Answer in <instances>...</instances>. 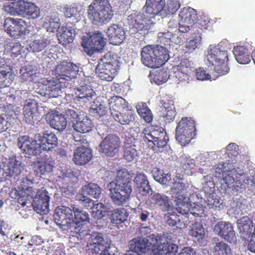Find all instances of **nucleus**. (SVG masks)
I'll return each mask as SVG.
<instances>
[{
  "instance_id": "nucleus-29",
  "label": "nucleus",
  "mask_w": 255,
  "mask_h": 255,
  "mask_svg": "<svg viewBox=\"0 0 255 255\" xmlns=\"http://www.w3.org/2000/svg\"><path fill=\"white\" fill-rule=\"evenodd\" d=\"M76 97L78 101L86 103L92 100L96 95L95 92L90 85L84 84L75 89Z\"/></svg>"
},
{
  "instance_id": "nucleus-41",
  "label": "nucleus",
  "mask_w": 255,
  "mask_h": 255,
  "mask_svg": "<svg viewBox=\"0 0 255 255\" xmlns=\"http://www.w3.org/2000/svg\"><path fill=\"white\" fill-rule=\"evenodd\" d=\"M128 216V213L126 209L116 208L111 211V222L113 224H120L127 220Z\"/></svg>"
},
{
  "instance_id": "nucleus-60",
  "label": "nucleus",
  "mask_w": 255,
  "mask_h": 255,
  "mask_svg": "<svg viewBox=\"0 0 255 255\" xmlns=\"http://www.w3.org/2000/svg\"><path fill=\"white\" fill-rule=\"evenodd\" d=\"M201 41V37L196 36L187 41L185 46L186 52L190 53L193 52L200 44Z\"/></svg>"
},
{
  "instance_id": "nucleus-18",
  "label": "nucleus",
  "mask_w": 255,
  "mask_h": 255,
  "mask_svg": "<svg viewBox=\"0 0 255 255\" xmlns=\"http://www.w3.org/2000/svg\"><path fill=\"white\" fill-rule=\"evenodd\" d=\"M49 200L50 197L48 191L44 188L39 189L32 202L34 210L37 213L46 214L48 211Z\"/></svg>"
},
{
  "instance_id": "nucleus-45",
  "label": "nucleus",
  "mask_w": 255,
  "mask_h": 255,
  "mask_svg": "<svg viewBox=\"0 0 255 255\" xmlns=\"http://www.w3.org/2000/svg\"><path fill=\"white\" fill-rule=\"evenodd\" d=\"M238 227L240 232L246 235L252 233L253 221L248 217L244 216L238 220Z\"/></svg>"
},
{
  "instance_id": "nucleus-24",
  "label": "nucleus",
  "mask_w": 255,
  "mask_h": 255,
  "mask_svg": "<svg viewBox=\"0 0 255 255\" xmlns=\"http://www.w3.org/2000/svg\"><path fill=\"white\" fill-rule=\"evenodd\" d=\"M164 0H146L143 7L146 16L150 18L156 15L163 16Z\"/></svg>"
},
{
  "instance_id": "nucleus-59",
  "label": "nucleus",
  "mask_w": 255,
  "mask_h": 255,
  "mask_svg": "<svg viewBox=\"0 0 255 255\" xmlns=\"http://www.w3.org/2000/svg\"><path fill=\"white\" fill-rule=\"evenodd\" d=\"M7 48L9 49L11 56L15 57L20 55L22 50V47L19 42H10L7 45Z\"/></svg>"
},
{
  "instance_id": "nucleus-15",
  "label": "nucleus",
  "mask_w": 255,
  "mask_h": 255,
  "mask_svg": "<svg viewBox=\"0 0 255 255\" xmlns=\"http://www.w3.org/2000/svg\"><path fill=\"white\" fill-rule=\"evenodd\" d=\"M32 182L30 180L25 178L20 183L19 186L17 187V189L12 190L11 194H14V196L12 198H17L18 203L24 207L26 205L27 200L29 198H32L35 194L34 189L29 186Z\"/></svg>"
},
{
  "instance_id": "nucleus-19",
  "label": "nucleus",
  "mask_w": 255,
  "mask_h": 255,
  "mask_svg": "<svg viewBox=\"0 0 255 255\" xmlns=\"http://www.w3.org/2000/svg\"><path fill=\"white\" fill-rule=\"evenodd\" d=\"M172 69L175 74V77L180 81L188 83L193 72L191 62L187 59H182L178 65L174 66Z\"/></svg>"
},
{
  "instance_id": "nucleus-23",
  "label": "nucleus",
  "mask_w": 255,
  "mask_h": 255,
  "mask_svg": "<svg viewBox=\"0 0 255 255\" xmlns=\"http://www.w3.org/2000/svg\"><path fill=\"white\" fill-rule=\"evenodd\" d=\"M107 34L110 43L118 45L126 39V32L124 28L119 24H113L108 29Z\"/></svg>"
},
{
  "instance_id": "nucleus-44",
  "label": "nucleus",
  "mask_w": 255,
  "mask_h": 255,
  "mask_svg": "<svg viewBox=\"0 0 255 255\" xmlns=\"http://www.w3.org/2000/svg\"><path fill=\"white\" fill-rule=\"evenodd\" d=\"M82 190L88 195L95 199H99L102 193L101 187L97 184L93 182H90L83 186Z\"/></svg>"
},
{
  "instance_id": "nucleus-13",
  "label": "nucleus",
  "mask_w": 255,
  "mask_h": 255,
  "mask_svg": "<svg viewBox=\"0 0 255 255\" xmlns=\"http://www.w3.org/2000/svg\"><path fill=\"white\" fill-rule=\"evenodd\" d=\"M53 218L56 224L64 230L70 229L74 224L73 209L65 206H58L55 208Z\"/></svg>"
},
{
  "instance_id": "nucleus-16",
  "label": "nucleus",
  "mask_w": 255,
  "mask_h": 255,
  "mask_svg": "<svg viewBox=\"0 0 255 255\" xmlns=\"http://www.w3.org/2000/svg\"><path fill=\"white\" fill-rule=\"evenodd\" d=\"M79 67L71 62L63 61L57 64L55 71L57 77L63 81H68L76 77L78 72Z\"/></svg>"
},
{
  "instance_id": "nucleus-34",
  "label": "nucleus",
  "mask_w": 255,
  "mask_h": 255,
  "mask_svg": "<svg viewBox=\"0 0 255 255\" xmlns=\"http://www.w3.org/2000/svg\"><path fill=\"white\" fill-rule=\"evenodd\" d=\"M57 35L59 43L63 45L72 43L75 35L74 30L67 26H63L58 29Z\"/></svg>"
},
{
  "instance_id": "nucleus-22",
  "label": "nucleus",
  "mask_w": 255,
  "mask_h": 255,
  "mask_svg": "<svg viewBox=\"0 0 255 255\" xmlns=\"http://www.w3.org/2000/svg\"><path fill=\"white\" fill-rule=\"evenodd\" d=\"M68 82L63 81L59 77L53 80H48L45 85V95L50 98L57 97L62 89L67 87Z\"/></svg>"
},
{
  "instance_id": "nucleus-56",
  "label": "nucleus",
  "mask_w": 255,
  "mask_h": 255,
  "mask_svg": "<svg viewBox=\"0 0 255 255\" xmlns=\"http://www.w3.org/2000/svg\"><path fill=\"white\" fill-rule=\"evenodd\" d=\"M100 150L105 155L114 156L119 151V144H100Z\"/></svg>"
},
{
  "instance_id": "nucleus-39",
  "label": "nucleus",
  "mask_w": 255,
  "mask_h": 255,
  "mask_svg": "<svg viewBox=\"0 0 255 255\" xmlns=\"http://www.w3.org/2000/svg\"><path fill=\"white\" fill-rule=\"evenodd\" d=\"M50 43V40L44 36L31 41L27 47L29 52H39L42 51L47 45Z\"/></svg>"
},
{
  "instance_id": "nucleus-5",
  "label": "nucleus",
  "mask_w": 255,
  "mask_h": 255,
  "mask_svg": "<svg viewBox=\"0 0 255 255\" xmlns=\"http://www.w3.org/2000/svg\"><path fill=\"white\" fill-rule=\"evenodd\" d=\"M208 60L212 63L213 70L218 74L217 77L227 74L229 68L226 62L228 60V54L227 50H223L215 46L210 48L207 55Z\"/></svg>"
},
{
  "instance_id": "nucleus-20",
  "label": "nucleus",
  "mask_w": 255,
  "mask_h": 255,
  "mask_svg": "<svg viewBox=\"0 0 255 255\" xmlns=\"http://www.w3.org/2000/svg\"><path fill=\"white\" fill-rule=\"evenodd\" d=\"M214 232L229 242L235 238V232L232 224L225 221L218 222L214 227Z\"/></svg>"
},
{
  "instance_id": "nucleus-3",
  "label": "nucleus",
  "mask_w": 255,
  "mask_h": 255,
  "mask_svg": "<svg viewBox=\"0 0 255 255\" xmlns=\"http://www.w3.org/2000/svg\"><path fill=\"white\" fill-rule=\"evenodd\" d=\"M114 15L112 6L108 0H94L88 6V16L95 25L109 23Z\"/></svg>"
},
{
  "instance_id": "nucleus-33",
  "label": "nucleus",
  "mask_w": 255,
  "mask_h": 255,
  "mask_svg": "<svg viewBox=\"0 0 255 255\" xmlns=\"http://www.w3.org/2000/svg\"><path fill=\"white\" fill-rule=\"evenodd\" d=\"M14 75L7 65L0 64V88L9 87L14 79Z\"/></svg>"
},
{
  "instance_id": "nucleus-7",
  "label": "nucleus",
  "mask_w": 255,
  "mask_h": 255,
  "mask_svg": "<svg viewBox=\"0 0 255 255\" xmlns=\"http://www.w3.org/2000/svg\"><path fill=\"white\" fill-rule=\"evenodd\" d=\"M120 68V62L117 58L111 57L106 61H101L96 68V72L102 80L112 81Z\"/></svg>"
},
{
  "instance_id": "nucleus-21",
  "label": "nucleus",
  "mask_w": 255,
  "mask_h": 255,
  "mask_svg": "<svg viewBox=\"0 0 255 255\" xmlns=\"http://www.w3.org/2000/svg\"><path fill=\"white\" fill-rule=\"evenodd\" d=\"M45 119L50 126L56 130L62 131L66 128L67 121L65 116L57 111L48 112Z\"/></svg>"
},
{
  "instance_id": "nucleus-28",
  "label": "nucleus",
  "mask_w": 255,
  "mask_h": 255,
  "mask_svg": "<svg viewBox=\"0 0 255 255\" xmlns=\"http://www.w3.org/2000/svg\"><path fill=\"white\" fill-rule=\"evenodd\" d=\"M112 117L118 123L122 125H128L134 120V112L129 106Z\"/></svg>"
},
{
  "instance_id": "nucleus-49",
  "label": "nucleus",
  "mask_w": 255,
  "mask_h": 255,
  "mask_svg": "<svg viewBox=\"0 0 255 255\" xmlns=\"http://www.w3.org/2000/svg\"><path fill=\"white\" fill-rule=\"evenodd\" d=\"M181 4L178 0H169L163 5V16L173 14L180 8Z\"/></svg>"
},
{
  "instance_id": "nucleus-8",
  "label": "nucleus",
  "mask_w": 255,
  "mask_h": 255,
  "mask_svg": "<svg viewBox=\"0 0 255 255\" xmlns=\"http://www.w3.org/2000/svg\"><path fill=\"white\" fill-rule=\"evenodd\" d=\"M108 187L110 197L115 205L122 206L129 200L132 190L131 186L115 184L111 181Z\"/></svg>"
},
{
  "instance_id": "nucleus-38",
  "label": "nucleus",
  "mask_w": 255,
  "mask_h": 255,
  "mask_svg": "<svg viewBox=\"0 0 255 255\" xmlns=\"http://www.w3.org/2000/svg\"><path fill=\"white\" fill-rule=\"evenodd\" d=\"M162 128L159 126H150L144 128L143 133L144 134L143 140L145 142H152L154 143L156 142L157 137L160 135Z\"/></svg>"
},
{
  "instance_id": "nucleus-12",
  "label": "nucleus",
  "mask_w": 255,
  "mask_h": 255,
  "mask_svg": "<svg viewBox=\"0 0 255 255\" xmlns=\"http://www.w3.org/2000/svg\"><path fill=\"white\" fill-rule=\"evenodd\" d=\"M128 23L132 33L138 31H148L153 24L151 18L146 16L143 12H136L129 15L128 17Z\"/></svg>"
},
{
  "instance_id": "nucleus-48",
  "label": "nucleus",
  "mask_w": 255,
  "mask_h": 255,
  "mask_svg": "<svg viewBox=\"0 0 255 255\" xmlns=\"http://www.w3.org/2000/svg\"><path fill=\"white\" fill-rule=\"evenodd\" d=\"M73 213L74 214V222L76 225H84L89 222V215L87 212L76 207H73Z\"/></svg>"
},
{
  "instance_id": "nucleus-1",
  "label": "nucleus",
  "mask_w": 255,
  "mask_h": 255,
  "mask_svg": "<svg viewBox=\"0 0 255 255\" xmlns=\"http://www.w3.org/2000/svg\"><path fill=\"white\" fill-rule=\"evenodd\" d=\"M214 175L218 178L222 177L221 188L224 191L233 187V190L239 191L242 188L244 179V171L239 167L235 168L233 164L228 161L218 164L215 168Z\"/></svg>"
},
{
  "instance_id": "nucleus-46",
  "label": "nucleus",
  "mask_w": 255,
  "mask_h": 255,
  "mask_svg": "<svg viewBox=\"0 0 255 255\" xmlns=\"http://www.w3.org/2000/svg\"><path fill=\"white\" fill-rule=\"evenodd\" d=\"M205 201L209 209L215 210H220L223 203V200L220 197L211 193L206 194Z\"/></svg>"
},
{
  "instance_id": "nucleus-50",
  "label": "nucleus",
  "mask_w": 255,
  "mask_h": 255,
  "mask_svg": "<svg viewBox=\"0 0 255 255\" xmlns=\"http://www.w3.org/2000/svg\"><path fill=\"white\" fill-rule=\"evenodd\" d=\"M58 138L52 132L45 133L43 134L37 133L35 135V142L39 143H57Z\"/></svg>"
},
{
  "instance_id": "nucleus-61",
  "label": "nucleus",
  "mask_w": 255,
  "mask_h": 255,
  "mask_svg": "<svg viewBox=\"0 0 255 255\" xmlns=\"http://www.w3.org/2000/svg\"><path fill=\"white\" fill-rule=\"evenodd\" d=\"M129 146H125L124 149L123 156L128 161H132L136 155V150L132 147V144H128Z\"/></svg>"
},
{
  "instance_id": "nucleus-27",
  "label": "nucleus",
  "mask_w": 255,
  "mask_h": 255,
  "mask_svg": "<svg viewBox=\"0 0 255 255\" xmlns=\"http://www.w3.org/2000/svg\"><path fill=\"white\" fill-rule=\"evenodd\" d=\"M108 104L112 116L129 106L125 99L118 96L111 97L108 100Z\"/></svg>"
},
{
  "instance_id": "nucleus-62",
  "label": "nucleus",
  "mask_w": 255,
  "mask_h": 255,
  "mask_svg": "<svg viewBox=\"0 0 255 255\" xmlns=\"http://www.w3.org/2000/svg\"><path fill=\"white\" fill-rule=\"evenodd\" d=\"M164 218L167 224L171 226H175L180 221L179 216L176 214L175 211H172L165 214Z\"/></svg>"
},
{
  "instance_id": "nucleus-40",
  "label": "nucleus",
  "mask_w": 255,
  "mask_h": 255,
  "mask_svg": "<svg viewBox=\"0 0 255 255\" xmlns=\"http://www.w3.org/2000/svg\"><path fill=\"white\" fill-rule=\"evenodd\" d=\"M93 126L91 120L86 116L82 120L79 119L78 121L73 124V127L76 131L79 132L87 133L92 130Z\"/></svg>"
},
{
  "instance_id": "nucleus-52",
  "label": "nucleus",
  "mask_w": 255,
  "mask_h": 255,
  "mask_svg": "<svg viewBox=\"0 0 255 255\" xmlns=\"http://www.w3.org/2000/svg\"><path fill=\"white\" fill-rule=\"evenodd\" d=\"M20 77L24 81H33L36 77V70L31 65L21 68L20 70Z\"/></svg>"
},
{
  "instance_id": "nucleus-32",
  "label": "nucleus",
  "mask_w": 255,
  "mask_h": 255,
  "mask_svg": "<svg viewBox=\"0 0 255 255\" xmlns=\"http://www.w3.org/2000/svg\"><path fill=\"white\" fill-rule=\"evenodd\" d=\"M9 111H7V109L4 108V112L0 115V142H4L6 136L3 132L7 128L8 124V119H10L14 114L15 112L13 110H10V108H13L12 106L9 104L7 106Z\"/></svg>"
},
{
  "instance_id": "nucleus-25",
  "label": "nucleus",
  "mask_w": 255,
  "mask_h": 255,
  "mask_svg": "<svg viewBox=\"0 0 255 255\" xmlns=\"http://www.w3.org/2000/svg\"><path fill=\"white\" fill-rule=\"evenodd\" d=\"M92 150L85 146L78 147L74 151L73 161L77 165H84L92 158Z\"/></svg>"
},
{
  "instance_id": "nucleus-10",
  "label": "nucleus",
  "mask_w": 255,
  "mask_h": 255,
  "mask_svg": "<svg viewBox=\"0 0 255 255\" xmlns=\"http://www.w3.org/2000/svg\"><path fill=\"white\" fill-rule=\"evenodd\" d=\"M87 247V251L89 253L99 254L97 255H116L115 254H109L110 244L105 242L102 234L98 232L92 233Z\"/></svg>"
},
{
  "instance_id": "nucleus-43",
  "label": "nucleus",
  "mask_w": 255,
  "mask_h": 255,
  "mask_svg": "<svg viewBox=\"0 0 255 255\" xmlns=\"http://www.w3.org/2000/svg\"><path fill=\"white\" fill-rule=\"evenodd\" d=\"M115 180L114 182L115 184L131 186V177L126 169L119 170L117 172Z\"/></svg>"
},
{
  "instance_id": "nucleus-14",
  "label": "nucleus",
  "mask_w": 255,
  "mask_h": 255,
  "mask_svg": "<svg viewBox=\"0 0 255 255\" xmlns=\"http://www.w3.org/2000/svg\"><path fill=\"white\" fill-rule=\"evenodd\" d=\"M156 243L155 236L153 234L149 235L144 238L137 237L129 241V249L142 255L153 249Z\"/></svg>"
},
{
  "instance_id": "nucleus-57",
  "label": "nucleus",
  "mask_w": 255,
  "mask_h": 255,
  "mask_svg": "<svg viewBox=\"0 0 255 255\" xmlns=\"http://www.w3.org/2000/svg\"><path fill=\"white\" fill-rule=\"evenodd\" d=\"M162 111L164 120L166 123H170L174 120L176 114L173 106L169 107L164 106Z\"/></svg>"
},
{
  "instance_id": "nucleus-11",
  "label": "nucleus",
  "mask_w": 255,
  "mask_h": 255,
  "mask_svg": "<svg viewBox=\"0 0 255 255\" xmlns=\"http://www.w3.org/2000/svg\"><path fill=\"white\" fill-rule=\"evenodd\" d=\"M3 27L7 33L14 38L29 33L27 22L21 18L7 17L4 20Z\"/></svg>"
},
{
  "instance_id": "nucleus-36",
  "label": "nucleus",
  "mask_w": 255,
  "mask_h": 255,
  "mask_svg": "<svg viewBox=\"0 0 255 255\" xmlns=\"http://www.w3.org/2000/svg\"><path fill=\"white\" fill-rule=\"evenodd\" d=\"M233 53L237 61L241 64H247L251 61L250 53L244 46H237L233 49Z\"/></svg>"
},
{
  "instance_id": "nucleus-35",
  "label": "nucleus",
  "mask_w": 255,
  "mask_h": 255,
  "mask_svg": "<svg viewBox=\"0 0 255 255\" xmlns=\"http://www.w3.org/2000/svg\"><path fill=\"white\" fill-rule=\"evenodd\" d=\"M157 37L158 41L165 45L177 44L180 42V39L176 33L166 29L163 32H159L158 33Z\"/></svg>"
},
{
  "instance_id": "nucleus-58",
  "label": "nucleus",
  "mask_w": 255,
  "mask_h": 255,
  "mask_svg": "<svg viewBox=\"0 0 255 255\" xmlns=\"http://www.w3.org/2000/svg\"><path fill=\"white\" fill-rule=\"evenodd\" d=\"M93 213L98 219H101L106 215V207L102 203H98L93 207Z\"/></svg>"
},
{
  "instance_id": "nucleus-47",
  "label": "nucleus",
  "mask_w": 255,
  "mask_h": 255,
  "mask_svg": "<svg viewBox=\"0 0 255 255\" xmlns=\"http://www.w3.org/2000/svg\"><path fill=\"white\" fill-rule=\"evenodd\" d=\"M20 149L23 148L24 152L30 155H37L41 153L43 150H46V144H18Z\"/></svg>"
},
{
  "instance_id": "nucleus-63",
  "label": "nucleus",
  "mask_w": 255,
  "mask_h": 255,
  "mask_svg": "<svg viewBox=\"0 0 255 255\" xmlns=\"http://www.w3.org/2000/svg\"><path fill=\"white\" fill-rule=\"evenodd\" d=\"M168 79V74L166 71L161 70L158 72L153 78V80L157 85H161L166 82Z\"/></svg>"
},
{
  "instance_id": "nucleus-26",
  "label": "nucleus",
  "mask_w": 255,
  "mask_h": 255,
  "mask_svg": "<svg viewBox=\"0 0 255 255\" xmlns=\"http://www.w3.org/2000/svg\"><path fill=\"white\" fill-rule=\"evenodd\" d=\"M5 177L17 176L21 172V163L16 159L15 155L9 157L8 162L3 165L2 168Z\"/></svg>"
},
{
  "instance_id": "nucleus-17",
  "label": "nucleus",
  "mask_w": 255,
  "mask_h": 255,
  "mask_svg": "<svg viewBox=\"0 0 255 255\" xmlns=\"http://www.w3.org/2000/svg\"><path fill=\"white\" fill-rule=\"evenodd\" d=\"M155 244L157 246L154 250L158 255H175L178 247L171 242V239L165 234L156 236Z\"/></svg>"
},
{
  "instance_id": "nucleus-30",
  "label": "nucleus",
  "mask_w": 255,
  "mask_h": 255,
  "mask_svg": "<svg viewBox=\"0 0 255 255\" xmlns=\"http://www.w3.org/2000/svg\"><path fill=\"white\" fill-rule=\"evenodd\" d=\"M151 199L162 211L169 212L173 211L172 203L166 195L159 193H154L152 195Z\"/></svg>"
},
{
  "instance_id": "nucleus-6",
  "label": "nucleus",
  "mask_w": 255,
  "mask_h": 255,
  "mask_svg": "<svg viewBox=\"0 0 255 255\" xmlns=\"http://www.w3.org/2000/svg\"><path fill=\"white\" fill-rule=\"evenodd\" d=\"M195 127V122L191 118H182L176 128V140L180 143H189L196 135Z\"/></svg>"
},
{
  "instance_id": "nucleus-9",
  "label": "nucleus",
  "mask_w": 255,
  "mask_h": 255,
  "mask_svg": "<svg viewBox=\"0 0 255 255\" xmlns=\"http://www.w3.org/2000/svg\"><path fill=\"white\" fill-rule=\"evenodd\" d=\"M106 44L105 39L101 32L96 31L89 37L84 36L81 46L84 51L91 56L96 51L103 50Z\"/></svg>"
},
{
  "instance_id": "nucleus-55",
  "label": "nucleus",
  "mask_w": 255,
  "mask_h": 255,
  "mask_svg": "<svg viewBox=\"0 0 255 255\" xmlns=\"http://www.w3.org/2000/svg\"><path fill=\"white\" fill-rule=\"evenodd\" d=\"M190 236L195 237L199 241H202L205 236V229L201 224L195 223L189 231Z\"/></svg>"
},
{
  "instance_id": "nucleus-53",
  "label": "nucleus",
  "mask_w": 255,
  "mask_h": 255,
  "mask_svg": "<svg viewBox=\"0 0 255 255\" xmlns=\"http://www.w3.org/2000/svg\"><path fill=\"white\" fill-rule=\"evenodd\" d=\"M90 111L93 114L100 117L105 116L107 113V107L105 104L99 102L97 99L93 101L90 107Z\"/></svg>"
},
{
  "instance_id": "nucleus-4",
  "label": "nucleus",
  "mask_w": 255,
  "mask_h": 255,
  "mask_svg": "<svg viewBox=\"0 0 255 255\" xmlns=\"http://www.w3.org/2000/svg\"><path fill=\"white\" fill-rule=\"evenodd\" d=\"M4 9L11 15H21L28 19H36L40 14L39 8L34 3L23 0H19L12 5H5Z\"/></svg>"
},
{
  "instance_id": "nucleus-51",
  "label": "nucleus",
  "mask_w": 255,
  "mask_h": 255,
  "mask_svg": "<svg viewBox=\"0 0 255 255\" xmlns=\"http://www.w3.org/2000/svg\"><path fill=\"white\" fill-rule=\"evenodd\" d=\"M213 253L214 255H232L230 246L223 241H220L215 244Z\"/></svg>"
},
{
  "instance_id": "nucleus-2",
  "label": "nucleus",
  "mask_w": 255,
  "mask_h": 255,
  "mask_svg": "<svg viewBox=\"0 0 255 255\" xmlns=\"http://www.w3.org/2000/svg\"><path fill=\"white\" fill-rule=\"evenodd\" d=\"M141 61L145 66L156 69L161 67L169 59V52L165 47L160 45H148L141 51Z\"/></svg>"
},
{
  "instance_id": "nucleus-31",
  "label": "nucleus",
  "mask_w": 255,
  "mask_h": 255,
  "mask_svg": "<svg viewBox=\"0 0 255 255\" xmlns=\"http://www.w3.org/2000/svg\"><path fill=\"white\" fill-rule=\"evenodd\" d=\"M32 168L36 174L45 175L51 172L53 169V165L50 161L37 158L32 164Z\"/></svg>"
},
{
  "instance_id": "nucleus-42",
  "label": "nucleus",
  "mask_w": 255,
  "mask_h": 255,
  "mask_svg": "<svg viewBox=\"0 0 255 255\" xmlns=\"http://www.w3.org/2000/svg\"><path fill=\"white\" fill-rule=\"evenodd\" d=\"M60 19L55 15H48L46 16L43 20L42 26L45 28L47 31L54 32L57 28H60Z\"/></svg>"
},
{
  "instance_id": "nucleus-64",
  "label": "nucleus",
  "mask_w": 255,
  "mask_h": 255,
  "mask_svg": "<svg viewBox=\"0 0 255 255\" xmlns=\"http://www.w3.org/2000/svg\"><path fill=\"white\" fill-rule=\"evenodd\" d=\"M78 200L81 204L87 209H91L94 206V201L85 195H80L78 196Z\"/></svg>"
},
{
  "instance_id": "nucleus-54",
  "label": "nucleus",
  "mask_w": 255,
  "mask_h": 255,
  "mask_svg": "<svg viewBox=\"0 0 255 255\" xmlns=\"http://www.w3.org/2000/svg\"><path fill=\"white\" fill-rule=\"evenodd\" d=\"M195 167L194 160L189 157L182 158L180 161V167L184 174L190 175L192 173L191 169Z\"/></svg>"
},
{
  "instance_id": "nucleus-37",
  "label": "nucleus",
  "mask_w": 255,
  "mask_h": 255,
  "mask_svg": "<svg viewBox=\"0 0 255 255\" xmlns=\"http://www.w3.org/2000/svg\"><path fill=\"white\" fill-rule=\"evenodd\" d=\"M179 16L183 23L190 25L194 24L198 18L197 11L190 7L182 8Z\"/></svg>"
}]
</instances>
